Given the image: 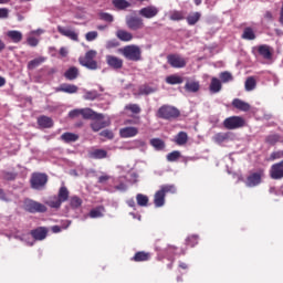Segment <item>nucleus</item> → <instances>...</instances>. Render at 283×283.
I'll use <instances>...</instances> for the list:
<instances>
[{
    "label": "nucleus",
    "mask_w": 283,
    "mask_h": 283,
    "mask_svg": "<svg viewBox=\"0 0 283 283\" xmlns=\"http://www.w3.org/2000/svg\"><path fill=\"white\" fill-rule=\"evenodd\" d=\"M120 54H123L127 61H142L143 50L136 44L126 45L123 49H119Z\"/></svg>",
    "instance_id": "1"
},
{
    "label": "nucleus",
    "mask_w": 283,
    "mask_h": 283,
    "mask_svg": "<svg viewBox=\"0 0 283 283\" xmlns=\"http://www.w3.org/2000/svg\"><path fill=\"white\" fill-rule=\"evenodd\" d=\"M270 176L272 180H282L283 178V160L271 166Z\"/></svg>",
    "instance_id": "15"
},
{
    "label": "nucleus",
    "mask_w": 283,
    "mask_h": 283,
    "mask_svg": "<svg viewBox=\"0 0 283 283\" xmlns=\"http://www.w3.org/2000/svg\"><path fill=\"white\" fill-rule=\"evenodd\" d=\"M219 78L221 80V83H231V81H233V75L229 72H222L220 73Z\"/></svg>",
    "instance_id": "49"
},
{
    "label": "nucleus",
    "mask_w": 283,
    "mask_h": 283,
    "mask_svg": "<svg viewBox=\"0 0 283 283\" xmlns=\"http://www.w3.org/2000/svg\"><path fill=\"white\" fill-rule=\"evenodd\" d=\"M10 10L6 8H0V19H8Z\"/></svg>",
    "instance_id": "59"
},
{
    "label": "nucleus",
    "mask_w": 283,
    "mask_h": 283,
    "mask_svg": "<svg viewBox=\"0 0 283 283\" xmlns=\"http://www.w3.org/2000/svg\"><path fill=\"white\" fill-rule=\"evenodd\" d=\"M242 39H245L248 41H253L255 39V32H253V29L245 28L243 30Z\"/></svg>",
    "instance_id": "43"
},
{
    "label": "nucleus",
    "mask_w": 283,
    "mask_h": 283,
    "mask_svg": "<svg viewBox=\"0 0 283 283\" xmlns=\"http://www.w3.org/2000/svg\"><path fill=\"white\" fill-rule=\"evenodd\" d=\"M97 96H98L97 91H84L83 99L84 101H96Z\"/></svg>",
    "instance_id": "45"
},
{
    "label": "nucleus",
    "mask_w": 283,
    "mask_h": 283,
    "mask_svg": "<svg viewBox=\"0 0 283 283\" xmlns=\"http://www.w3.org/2000/svg\"><path fill=\"white\" fill-rule=\"evenodd\" d=\"M112 125V119H109L108 116H105L103 114L95 115L91 127L93 132H101V129H105V127H109Z\"/></svg>",
    "instance_id": "7"
},
{
    "label": "nucleus",
    "mask_w": 283,
    "mask_h": 283,
    "mask_svg": "<svg viewBox=\"0 0 283 283\" xmlns=\"http://www.w3.org/2000/svg\"><path fill=\"white\" fill-rule=\"evenodd\" d=\"M167 61L171 67L180 70L187 66V59L182 57V55L170 54L167 56Z\"/></svg>",
    "instance_id": "11"
},
{
    "label": "nucleus",
    "mask_w": 283,
    "mask_h": 283,
    "mask_svg": "<svg viewBox=\"0 0 283 283\" xmlns=\"http://www.w3.org/2000/svg\"><path fill=\"white\" fill-rule=\"evenodd\" d=\"M187 140H189V136L185 132H180L175 137V143L176 145H179V146L187 145Z\"/></svg>",
    "instance_id": "34"
},
{
    "label": "nucleus",
    "mask_w": 283,
    "mask_h": 283,
    "mask_svg": "<svg viewBox=\"0 0 283 283\" xmlns=\"http://www.w3.org/2000/svg\"><path fill=\"white\" fill-rule=\"evenodd\" d=\"M56 92H64L65 94H76L78 92V86L74 84H62L56 88Z\"/></svg>",
    "instance_id": "25"
},
{
    "label": "nucleus",
    "mask_w": 283,
    "mask_h": 283,
    "mask_svg": "<svg viewBox=\"0 0 283 283\" xmlns=\"http://www.w3.org/2000/svg\"><path fill=\"white\" fill-rule=\"evenodd\" d=\"M184 78L180 75L177 74H172L166 77V83H168V85H181V83H184Z\"/></svg>",
    "instance_id": "30"
},
{
    "label": "nucleus",
    "mask_w": 283,
    "mask_h": 283,
    "mask_svg": "<svg viewBox=\"0 0 283 283\" xmlns=\"http://www.w3.org/2000/svg\"><path fill=\"white\" fill-rule=\"evenodd\" d=\"M116 36L119 41H124L125 43H129V41H133L134 39V34H132V32L123 29L116 31Z\"/></svg>",
    "instance_id": "21"
},
{
    "label": "nucleus",
    "mask_w": 283,
    "mask_h": 283,
    "mask_svg": "<svg viewBox=\"0 0 283 283\" xmlns=\"http://www.w3.org/2000/svg\"><path fill=\"white\" fill-rule=\"evenodd\" d=\"M247 125V120L240 116H231L223 120L226 129H240Z\"/></svg>",
    "instance_id": "9"
},
{
    "label": "nucleus",
    "mask_w": 283,
    "mask_h": 283,
    "mask_svg": "<svg viewBox=\"0 0 283 283\" xmlns=\"http://www.w3.org/2000/svg\"><path fill=\"white\" fill-rule=\"evenodd\" d=\"M67 198H70V190L65 186H62L59 190L57 197L51 198L46 205L52 209H59L63 202H66Z\"/></svg>",
    "instance_id": "3"
},
{
    "label": "nucleus",
    "mask_w": 283,
    "mask_h": 283,
    "mask_svg": "<svg viewBox=\"0 0 283 283\" xmlns=\"http://www.w3.org/2000/svg\"><path fill=\"white\" fill-rule=\"evenodd\" d=\"M60 54H61V56H67V49L66 48H61L60 49Z\"/></svg>",
    "instance_id": "64"
},
{
    "label": "nucleus",
    "mask_w": 283,
    "mask_h": 283,
    "mask_svg": "<svg viewBox=\"0 0 283 283\" xmlns=\"http://www.w3.org/2000/svg\"><path fill=\"white\" fill-rule=\"evenodd\" d=\"M259 54L263 56V59H271L273 54L271 53V46L263 44L259 46Z\"/></svg>",
    "instance_id": "35"
},
{
    "label": "nucleus",
    "mask_w": 283,
    "mask_h": 283,
    "mask_svg": "<svg viewBox=\"0 0 283 283\" xmlns=\"http://www.w3.org/2000/svg\"><path fill=\"white\" fill-rule=\"evenodd\" d=\"M232 105L235 109H240V112H249V109H251V105H249V103L239 98L233 99Z\"/></svg>",
    "instance_id": "27"
},
{
    "label": "nucleus",
    "mask_w": 283,
    "mask_h": 283,
    "mask_svg": "<svg viewBox=\"0 0 283 283\" xmlns=\"http://www.w3.org/2000/svg\"><path fill=\"white\" fill-rule=\"evenodd\" d=\"M169 19L170 21H182V19H185V12L176 10L170 11Z\"/></svg>",
    "instance_id": "40"
},
{
    "label": "nucleus",
    "mask_w": 283,
    "mask_h": 283,
    "mask_svg": "<svg viewBox=\"0 0 283 283\" xmlns=\"http://www.w3.org/2000/svg\"><path fill=\"white\" fill-rule=\"evenodd\" d=\"M136 200H137V205L139 207H147V205L149 203V197H147L143 193H138L136 196Z\"/></svg>",
    "instance_id": "42"
},
{
    "label": "nucleus",
    "mask_w": 283,
    "mask_h": 283,
    "mask_svg": "<svg viewBox=\"0 0 283 283\" xmlns=\"http://www.w3.org/2000/svg\"><path fill=\"white\" fill-rule=\"evenodd\" d=\"M38 125L44 129H48L54 125V122L48 116H40L38 118Z\"/></svg>",
    "instance_id": "29"
},
{
    "label": "nucleus",
    "mask_w": 283,
    "mask_h": 283,
    "mask_svg": "<svg viewBox=\"0 0 283 283\" xmlns=\"http://www.w3.org/2000/svg\"><path fill=\"white\" fill-rule=\"evenodd\" d=\"M114 48H118V41L109 40L106 42V50H112Z\"/></svg>",
    "instance_id": "55"
},
{
    "label": "nucleus",
    "mask_w": 283,
    "mask_h": 283,
    "mask_svg": "<svg viewBox=\"0 0 283 283\" xmlns=\"http://www.w3.org/2000/svg\"><path fill=\"white\" fill-rule=\"evenodd\" d=\"M126 109H129L133 114H140V106L137 104L126 105Z\"/></svg>",
    "instance_id": "54"
},
{
    "label": "nucleus",
    "mask_w": 283,
    "mask_h": 283,
    "mask_svg": "<svg viewBox=\"0 0 283 283\" xmlns=\"http://www.w3.org/2000/svg\"><path fill=\"white\" fill-rule=\"evenodd\" d=\"M178 116H180V111H178V108L170 105H164L157 112V117L164 118L165 120H169L171 118H178Z\"/></svg>",
    "instance_id": "6"
},
{
    "label": "nucleus",
    "mask_w": 283,
    "mask_h": 283,
    "mask_svg": "<svg viewBox=\"0 0 283 283\" xmlns=\"http://www.w3.org/2000/svg\"><path fill=\"white\" fill-rule=\"evenodd\" d=\"M186 92H190L191 94H196V92H200V82L198 81H188L185 84Z\"/></svg>",
    "instance_id": "26"
},
{
    "label": "nucleus",
    "mask_w": 283,
    "mask_h": 283,
    "mask_svg": "<svg viewBox=\"0 0 283 283\" xmlns=\"http://www.w3.org/2000/svg\"><path fill=\"white\" fill-rule=\"evenodd\" d=\"M70 205H71L72 209H78L81 207V205H83V200L81 198H78L77 196H74L71 198Z\"/></svg>",
    "instance_id": "47"
},
{
    "label": "nucleus",
    "mask_w": 283,
    "mask_h": 283,
    "mask_svg": "<svg viewBox=\"0 0 283 283\" xmlns=\"http://www.w3.org/2000/svg\"><path fill=\"white\" fill-rule=\"evenodd\" d=\"M126 25L128 30H133L134 32L138 30H143L145 28V22L143 21V18H138L135 15H127L126 17Z\"/></svg>",
    "instance_id": "10"
},
{
    "label": "nucleus",
    "mask_w": 283,
    "mask_h": 283,
    "mask_svg": "<svg viewBox=\"0 0 283 283\" xmlns=\"http://www.w3.org/2000/svg\"><path fill=\"white\" fill-rule=\"evenodd\" d=\"M45 238H48V229L36 228L35 230L31 231V234H24L22 240L32 247V244H34V240H45Z\"/></svg>",
    "instance_id": "4"
},
{
    "label": "nucleus",
    "mask_w": 283,
    "mask_h": 283,
    "mask_svg": "<svg viewBox=\"0 0 283 283\" xmlns=\"http://www.w3.org/2000/svg\"><path fill=\"white\" fill-rule=\"evenodd\" d=\"M57 32H60V34H62V36H66L67 39H71V41H78V32L70 29V28H65V27H57Z\"/></svg>",
    "instance_id": "17"
},
{
    "label": "nucleus",
    "mask_w": 283,
    "mask_h": 283,
    "mask_svg": "<svg viewBox=\"0 0 283 283\" xmlns=\"http://www.w3.org/2000/svg\"><path fill=\"white\" fill-rule=\"evenodd\" d=\"M150 145L156 148L158 151H160V149H165V142H163L159 138H153L150 139Z\"/></svg>",
    "instance_id": "46"
},
{
    "label": "nucleus",
    "mask_w": 283,
    "mask_h": 283,
    "mask_svg": "<svg viewBox=\"0 0 283 283\" xmlns=\"http://www.w3.org/2000/svg\"><path fill=\"white\" fill-rule=\"evenodd\" d=\"M280 158H283V150H277L271 154L272 160H280Z\"/></svg>",
    "instance_id": "56"
},
{
    "label": "nucleus",
    "mask_w": 283,
    "mask_h": 283,
    "mask_svg": "<svg viewBox=\"0 0 283 283\" xmlns=\"http://www.w3.org/2000/svg\"><path fill=\"white\" fill-rule=\"evenodd\" d=\"M147 143L143 139H135L124 146V149H145Z\"/></svg>",
    "instance_id": "23"
},
{
    "label": "nucleus",
    "mask_w": 283,
    "mask_h": 283,
    "mask_svg": "<svg viewBox=\"0 0 283 283\" xmlns=\"http://www.w3.org/2000/svg\"><path fill=\"white\" fill-rule=\"evenodd\" d=\"M113 6L117 10H127V8H132V3L127 0H113Z\"/></svg>",
    "instance_id": "33"
},
{
    "label": "nucleus",
    "mask_w": 283,
    "mask_h": 283,
    "mask_svg": "<svg viewBox=\"0 0 283 283\" xmlns=\"http://www.w3.org/2000/svg\"><path fill=\"white\" fill-rule=\"evenodd\" d=\"M96 54L97 52L94 50L87 51L85 56L80 57V65L87 67V70H98V63L94 60Z\"/></svg>",
    "instance_id": "5"
},
{
    "label": "nucleus",
    "mask_w": 283,
    "mask_h": 283,
    "mask_svg": "<svg viewBox=\"0 0 283 283\" xmlns=\"http://www.w3.org/2000/svg\"><path fill=\"white\" fill-rule=\"evenodd\" d=\"M81 116V108L73 109L69 113L70 118H78Z\"/></svg>",
    "instance_id": "58"
},
{
    "label": "nucleus",
    "mask_w": 283,
    "mask_h": 283,
    "mask_svg": "<svg viewBox=\"0 0 283 283\" xmlns=\"http://www.w3.org/2000/svg\"><path fill=\"white\" fill-rule=\"evenodd\" d=\"M229 138V133H217L212 140H214L218 145H222V143H227V139Z\"/></svg>",
    "instance_id": "37"
},
{
    "label": "nucleus",
    "mask_w": 283,
    "mask_h": 283,
    "mask_svg": "<svg viewBox=\"0 0 283 283\" xmlns=\"http://www.w3.org/2000/svg\"><path fill=\"white\" fill-rule=\"evenodd\" d=\"M264 176V170H259L258 172L251 174L245 181L247 187H258L262 182V177Z\"/></svg>",
    "instance_id": "14"
},
{
    "label": "nucleus",
    "mask_w": 283,
    "mask_h": 283,
    "mask_svg": "<svg viewBox=\"0 0 283 283\" xmlns=\"http://www.w3.org/2000/svg\"><path fill=\"white\" fill-rule=\"evenodd\" d=\"M188 247H193L195 244H198V237L192 235L187 239Z\"/></svg>",
    "instance_id": "57"
},
{
    "label": "nucleus",
    "mask_w": 283,
    "mask_h": 283,
    "mask_svg": "<svg viewBox=\"0 0 283 283\" xmlns=\"http://www.w3.org/2000/svg\"><path fill=\"white\" fill-rule=\"evenodd\" d=\"M150 255L147 252H137L134 256L135 262H147L149 260Z\"/></svg>",
    "instance_id": "44"
},
{
    "label": "nucleus",
    "mask_w": 283,
    "mask_h": 283,
    "mask_svg": "<svg viewBox=\"0 0 283 283\" xmlns=\"http://www.w3.org/2000/svg\"><path fill=\"white\" fill-rule=\"evenodd\" d=\"M41 63H45V57L40 56L34 60H31L28 63V67H29V70H34L35 67H39V65H41Z\"/></svg>",
    "instance_id": "41"
},
{
    "label": "nucleus",
    "mask_w": 283,
    "mask_h": 283,
    "mask_svg": "<svg viewBox=\"0 0 283 283\" xmlns=\"http://www.w3.org/2000/svg\"><path fill=\"white\" fill-rule=\"evenodd\" d=\"M48 185V176L45 174H33L31 186L33 189H43Z\"/></svg>",
    "instance_id": "12"
},
{
    "label": "nucleus",
    "mask_w": 283,
    "mask_h": 283,
    "mask_svg": "<svg viewBox=\"0 0 283 283\" xmlns=\"http://www.w3.org/2000/svg\"><path fill=\"white\" fill-rule=\"evenodd\" d=\"M23 207L25 211H29V213H45V211H48V207H45V205L32 199H25Z\"/></svg>",
    "instance_id": "8"
},
{
    "label": "nucleus",
    "mask_w": 283,
    "mask_h": 283,
    "mask_svg": "<svg viewBox=\"0 0 283 283\" xmlns=\"http://www.w3.org/2000/svg\"><path fill=\"white\" fill-rule=\"evenodd\" d=\"M45 31L43 29L33 30L28 33L27 35V43L31 48H36L39 45V41H41V34H43Z\"/></svg>",
    "instance_id": "13"
},
{
    "label": "nucleus",
    "mask_w": 283,
    "mask_h": 283,
    "mask_svg": "<svg viewBox=\"0 0 283 283\" xmlns=\"http://www.w3.org/2000/svg\"><path fill=\"white\" fill-rule=\"evenodd\" d=\"M142 94H151V92H154V90H151V87L149 86H144L140 90Z\"/></svg>",
    "instance_id": "61"
},
{
    "label": "nucleus",
    "mask_w": 283,
    "mask_h": 283,
    "mask_svg": "<svg viewBox=\"0 0 283 283\" xmlns=\"http://www.w3.org/2000/svg\"><path fill=\"white\" fill-rule=\"evenodd\" d=\"M255 78L254 77H248V80L245 81V90L247 92H252V90H255Z\"/></svg>",
    "instance_id": "48"
},
{
    "label": "nucleus",
    "mask_w": 283,
    "mask_h": 283,
    "mask_svg": "<svg viewBox=\"0 0 283 283\" xmlns=\"http://www.w3.org/2000/svg\"><path fill=\"white\" fill-rule=\"evenodd\" d=\"M88 156L95 160H103V158H107V150L94 148L88 151Z\"/></svg>",
    "instance_id": "22"
},
{
    "label": "nucleus",
    "mask_w": 283,
    "mask_h": 283,
    "mask_svg": "<svg viewBox=\"0 0 283 283\" xmlns=\"http://www.w3.org/2000/svg\"><path fill=\"white\" fill-rule=\"evenodd\" d=\"M209 90L211 94H218L222 90V82L218 77H212Z\"/></svg>",
    "instance_id": "24"
},
{
    "label": "nucleus",
    "mask_w": 283,
    "mask_h": 283,
    "mask_svg": "<svg viewBox=\"0 0 283 283\" xmlns=\"http://www.w3.org/2000/svg\"><path fill=\"white\" fill-rule=\"evenodd\" d=\"M4 178H6V180H14V178H17V175L12 174V172H7L4 175Z\"/></svg>",
    "instance_id": "63"
},
{
    "label": "nucleus",
    "mask_w": 283,
    "mask_h": 283,
    "mask_svg": "<svg viewBox=\"0 0 283 283\" xmlns=\"http://www.w3.org/2000/svg\"><path fill=\"white\" fill-rule=\"evenodd\" d=\"M101 136H104V138H108V140H112V138H114V133L106 129L101 133Z\"/></svg>",
    "instance_id": "60"
},
{
    "label": "nucleus",
    "mask_w": 283,
    "mask_h": 283,
    "mask_svg": "<svg viewBox=\"0 0 283 283\" xmlns=\"http://www.w3.org/2000/svg\"><path fill=\"white\" fill-rule=\"evenodd\" d=\"M120 138H134L138 136V128L134 126L124 127L119 130Z\"/></svg>",
    "instance_id": "19"
},
{
    "label": "nucleus",
    "mask_w": 283,
    "mask_h": 283,
    "mask_svg": "<svg viewBox=\"0 0 283 283\" xmlns=\"http://www.w3.org/2000/svg\"><path fill=\"white\" fill-rule=\"evenodd\" d=\"M65 78L74 81L78 76V69L72 66L64 73Z\"/></svg>",
    "instance_id": "38"
},
{
    "label": "nucleus",
    "mask_w": 283,
    "mask_h": 283,
    "mask_svg": "<svg viewBox=\"0 0 283 283\" xmlns=\"http://www.w3.org/2000/svg\"><path fill=\"white\" fill-rule=\"evenodd\" d=\"M200 17H202V14L200 12L190 13L187 17L188 25H196V23L200 21Z\"/></svg>",
    "instance_id": "36"
},
{
    "label": "nucleus",
    "mask_w": 283,
    "mask_h": 283,
    "mask_svg": "<svg viewBox=\"0 0 283 283\" xmlns=\"http://www.w3.org/2000/svg\"><path fill=\"white\" fill-rule=\"evenodd\" d=\"M266 143H269V145H275L276 143H281L280 135L277 134L269 135L266 137Z\"/></svg>",
    "instance_id": "50"
},
{
    "label": "nucleus",
    "mask_w": 283,
    "mask_h": 283,
    "mask_svg": "<svg viewBox=\"0 0 283 283\" xmlns=\"http://www.w3.org/2000/svg\"><path fill=\"white\" fill-rule=\"evenodd\" d=\"M178 158H180V151H178V150H175L167 155L168 163H176V160H178Z\"/></svg>",
    "instance_id": "51"
},
{
    "label": "nucleus",
    "mask_w": 283,
    "mask_h": 283,
    "mask_svg": "<svg viewBox=\"0 0 283 283\" xmlns=\"http://www.w3.org/2000/svg\"><path fill=\"white\" fill-rule=\"evenodd\" d=\"M99 19L102 21H106L107 23H112L114 21V15L107 13V12H101Z\"/></svg>",
    "instance_id": "52"
},
{
    "label": "nucleus",
    "mask_w": 283,
    "mask_h": 283,
    "mask_svg": "<svg viewBox=\"0 0 283 283\" xmlns=\"http://www.w3.org/2000/svg\"><path fill=\"white\" fill-rule=\"evenodd\" d=\"M61 138L64 140V143H76V140H78V135L74 133H64L62 134Z\"/></svg>",
    "instance_id": "39"
},
{
    "label": "nucleus",
    "mask_w": 283,
    "mask_h": 283,
    "mask_svg": "<svg viewBox=\"0 0 283 283\" xmlns=\"http://www.w3.org/2000/svg\"><path fill=\"white\" fill-rule=\"evenodd\" d=\"M85 39H86V41H96V39H98V32H96V31L87 32L85 34Z\"/></svg>",
    "instance_id": "53"
},
{
    "label": "nucleus",
    "mask_w": 283,
    "mask_h": 283,
    "mask_svg": "<svg viewBox=\"0 0 283 283\" xmlns=\"http://www.w3.org/2000/svg\"><path fill=\"white\" fill-rule=\"evenodd\" d=\"M109 178H111L109 176L103 175L98 178V182H101L103 185V184L107 182V180H109Z\"/></svg>",
    "instance_id": "62"
},
{
    "label": "nucleus",
    "mask_w": 283,
    "mask_h": 283,
    "mask_svg": "<svg viewBox=\"0 0 283 283\" xmlns=\"http://www.w3.org/2000/svg\"><path fill=\"white\" fill-rule=\"evenodd\" d=\"M167 193H176V186L174 185H164L160 187L155 193L154 203L155 207H164L165 206V195Z\"/></svg>",
    "instance_id": "2"
},
{
    "label": "nucleus",
    "mask_w": 283,
    "mask_h": 283,
    "mask_svg": "<svg viewBox=\"0 0 283 283\" xmlns=\"http://www.w3.org/2000/svg\"><path fill=\"white\" fill-rule=\"evenodd\" d=\"M80 114L85 119H94L98 113L94 112L92 108H80Z\"/></svg>",
    "instance_id": "31"
},
{
    "label": "nucleus",
    "mask_w": 283,
    "mask_h": 283,
    "mask_svg": "<svg viewBox=\"0 0 283 283\" xmlns=\"http://www.w3.org/2000/svg\"><path fill=\"white\" fill-rule=\"evenodd\" d=\"M158 8L154 7V6H148L146 8H142L139 11H138V14L140 17H144V19H154V17H157L158 15Z\"/></svg>",
    "instance_id": "16"
},
{
    "label": "nucleus",
    "mask_w": 283,
    "mask_h": 283,
    "mask_svg": "<svg viewBox=\"0 0 283 283\" xmlns=\"http://www.w3.org/2000/svg\"><path fill=\"white\" fill-rule=\"evenodd\" d=\"M88 216H90L91 218H103V216H105V207L98 206V207H96V208H93V209L90 211Z\"/></svg>",
    "instance_id": "32"
},
{
    "label": "nucleus",
    "mask_w": 283,
    "mask_h": 283,
    "mask_svg": "<svg viewBox=\"0 0 283 283\" xmlns=\"http://www.w3.org/2000/svg\"><path fill=\"white\" fill-rule=\"evenodd\" d=\"M106 63L113 70H120L123 67V59L114 55H106Z\"/></svg>",
    "instance_id": "18"
},
{
    "label": "nucleus",
    "mask_w": 283,
    "mask_h": 283,
    "mask_svg": "<svg viewBox=\"0 0 283 283\" xmlns=\"http://www.w3.org/2000/svg\"><path fill=\"white\" fill-rule=\"evenodd\" d=\"M6 36L12 43H21V41H23V33H21V31H17V30L7 31Z\"/></svg>",
    "instance_id": "20"
},
{
    "label": "nucleus",
    "mask_w": 283,
    "mask_h": 283,
    "mask_svg": "<svg viewBox=\"0 0 283 283\" xmlns=\"http://www.w3.org/2000/svg\"><path fill=\"white\" fill-rule=\"evenodd\" d=\"M111 191H127V182H125V177H119L114 181V189Z\"/></svg>",
    "instance_id": "28"
}]
</instances>
